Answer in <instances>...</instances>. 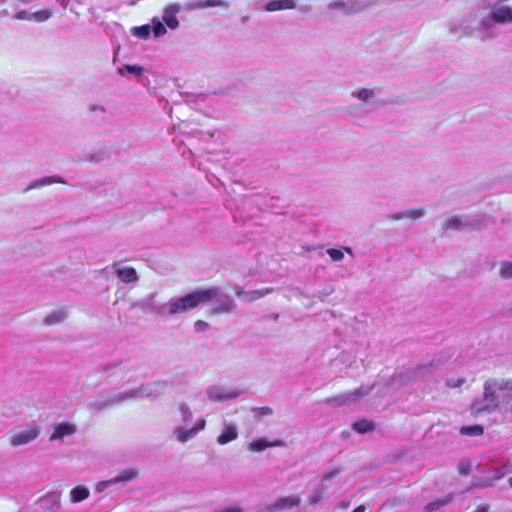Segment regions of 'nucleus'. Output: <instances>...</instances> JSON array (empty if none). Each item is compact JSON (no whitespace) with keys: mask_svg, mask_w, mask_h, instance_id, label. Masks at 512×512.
<instances>
[{"mask_svg":"<svg viewBox=\"0 0 512 512\" xmlns=\"http://www.w3.org/2000/svg\"><path fill=\"white\" fill-rule=\"evenodd\" d=\"M207 136H208L209 138H211V137L213 136V134H212V133H210V132H207Z\"/></svg>","mask_w":512,"mask_h":512,"instance_id":"774afa93","label":"nucleus"},{"mask_svg":"<svg viewBox=\"0 0 512 512\" xmlns=\"http://www.w3.org/2000/svg\"><path fill=\"white\" fill-rule=\"evenodd\" d=\"M241 293H242V292H241V288H240V287H238V288H237V291H236V294H237L238 296H240V295H241Z\"/></svg>","mask_w":512,"mask_h":512,"instance_id":"bf43d9fd","label":"nucleus"},{"mask_svg":"<svg viewBox=\"0 0 512 512\" xmlns=\"http://www.w3.org/2000/svg\"><path fill=\"white\" fill-rule=\"evenodd\" d=\"M295 7V0H271L266 3L264 9L266 11L272 12L285 9H294Z\"/></svg>","mask_w":512,"mask_h":512,"instance_id":"f3484780","label":"nucleus"},{"mask_svg":"<svg viewBox=\"0 0 512 512\" xmlns=\"http://www.w3.org/2000/svg\"><path fill=\"white\" fill-rule=\"evenodd\" d=\"M500 391H512V378H491L485 381L483 398L472 403V410L475 413L494 411L500 404Z\"/></svg>","mask_w":512,"mask_h":512,"instance_id":"7ed1b4c3","label":"nucleus"},{"mask_svg":"<svg viewBox=\"0 0 512 512\" xmlns=\"http://www.w3.org/2000/svg\"><path fill=\"white\" fill-rule=\"evenodd\" d=\"M510 22H512V8L509 6L494 7L489 15L480 21L478 37L483 41L492 39L499 35V29L496 24Z\"/></svg>","mask_w":512,"mask_h":512,"instance_id":"20e7f679","label":"nucleus"},{"mask_svg":"<svg viewBox=\"0 0 512 512\" xmlns=\"http://www.w3.org/2000/svg\"><path fill=\"white\" fill-rule=\"evenodd\" d=\"M14 18L17 20H33L32 13L28 12L27 10L18 11Z\"/></svg>","mask_w":512,"mask_h":512,"instance_id":"c03bdc74","label":"nucleus"},{"mask_svg":"<svg viewBox=\"0 0 512 512\" xmlns=\"http://www.w3.org/2000/svg\"><path fill=\"white\" fill-rule=\"evenodd\" d=\"M369 390L370 389H363V388L355 389L353 391L346 392V393L340 394V395L332 397V398H328L327 403L333 404V405H338V406L349 404V403L356 401L360 397L367 395Z\"/></svg>","mask_w":512,"mask_h":512,"instance_id":"9d476101","label":"nucleus"},{"mask_svg":"<svg viewBox=\"0 0 512 512\" xmlns=\"http://www.w3.org/2000/svg\"><path fill=\"white\" fill-rule=\"evenodd\" d=\"M167 387V381L150 382L142 384L137 389L113 395L112 397L106 400H95L94 402L91 403V406L94 409L100 411L106 407L117 405L122 403L123 401L130 399H156L166 392Z\"/></svg>","mask_w":512,"mask_h":512,"instance_id":"f257e3e1","label":"nucleus"},{"mask_svg":"<svg viewBox=\"0 0 512 512\" xmlns=\"http://www.w3.org/2000/svg\"><path fill=\"white\" fill-rule=\"evenodd\" d=\"M366 508L364 505L356 507L352 512H365Z\"/></svg>","mask_w":512,"mask_h":512,"instance_id":"4d7b16f0","label":"nucleus"},{"mask_svg":"<svg viewBox=\"0 0 512 512\" xmlns=\"http://www.w3.org/2000/svg\"><path fill=\"white\" fill-rule=\"evenodd\" d=\"M298 9H299L301 12H304V13H307V12L311 11V7H310V6H307V5H305V6H300Z\"/></svg>","mask_w":512,"mask_h":512,"instance_id":"6e6d98bb","label":"nucleus"},{"mask_svg":"<svg viewBox=\"0 0 512 512\" xmlns=\"http://www.w3.org/2000/svg\"><path fill=\"white\" fill-rule=\"evenodd\" d=\"M138 477V470L136 468H128L120 471L115 477L100 481L96 485V492L102 493L112 485H116L122 482H130Z\"/></svg>","mask_w":512,"mask_h":512,"instance_id":"0eeeda50","label":"nucleus"},{"mask_svg":"<svg viewBox=\"0 0 512 512\" xmlns=\"http://www.w3.org/2000/svg\"><path fill=\"white\" fill-rule=\"evenodd\" d=\"M152 31L155 37H161L167 32L165 25L158 18L152 19Z\"/></svg>","mask_w":512,"mask_h":512,"instance_id":"2f4dec72","label":"nucleus"},{"mask_svg":"<svg viewBox=\"0 0 512 512\" xmlns=\"http://www.w3.org/2000/svg\"><path fill=\"white\" fill-rule=\"evenodd\" d=\"M179 410L181 412L183 422H188L191 420L192 412L185 403L180 404Z\"/></svg>","mask_w":512,"mask_h":512,"instance_id":"ea45409f","label":"nucleus"},{"mask_svg":"<svg viewBox=\"0 0 512 512\" xmlns=\"http://www.w3.org/2000/svg\"><path fill=\"white\" fill-rule=\"evenodd\" d=\"M500 275L504 279L512 278V262H504L502 264Z\"/></svg>","mask_w":512,"mask_h":512,"instance_id":"4c0bfd02","label":"nucleus"},{"mask_svg":"<svg viewBox=\"0 0 512 512\" xmlns=\"http://www.w3.org/2000/svg\"><path fill=\"white\" fill-rule=\"evenodd\" d=\"M374 94L373 90L370 89H361L358 92H353L352 96L357 97L358 99L366 102L368 99Z\"/></svg>","mask_w":512,"mask_h":512,"instance_id":"e433bc0d","label":"nucleus"},{"mask_svg":"<svg viewBox=\"0 0 512 512\" xmlns=\"http://www.w3.org/2000/svg\"><path fill=\"white\" fill-rule=\"evenodd\" d=\"M238 437L237 428L234 425L225 424L224 430L217 437V443L220 445L227 444Z\"/></svg>","mask_w":512,"mask_h":512,"instance_id":"a211bd4d","label":"nucleus"},{"mask_svg":"<svg viewBox=\"0 0 512 512\" xmlns=\"http://www.w3.org/2000/svg\"><path fill=\"white\" fill-rule=\"evenodd\" d=\"M216 295H218V288L211 287L208 289L196 290L183 297L172 298L169 302L159 306L157 309L158 315L164 317L188 312L197 307L200 303L212 300Z\"/></svg>","mask_w":512,"mask_h":512,"instance_id":"f03ea898","label":"nucleus"},{"mask_svg":"<svg viewBox=\"0 0 512 512\" xmlns=\"http://www.w3.org/2000/svg\"><path fill=\"white\" fill-rule=\"evenodd\" d=\"M113 367H114V365H109V366L105 367V371H108L109 369H111Z\"/></svg>","mask_w":512,"mask_h":512,"instance_id":"680f3d73","label":"nucleus"},{"mask_svg":"<svg viewBox=\"0 0 512 512\" xmlns=\"http://www.w3.org/2000/svg\"><path fill=\"white\" fill-rule=\"evenodd\" d=\"M508 483L512 487V476L508 479Z\"/></svg>","mask_w":512,"mask_h":512,"instance_id":"0e129e2a","label":"nucleus"},{"mask_svg":"<svg viewBox=\"0 0 512 512\" xmlns=\"http://www.w3.org/2000/svg\"><path fill=\"white\" fill-rule=\"evenodd\" d=\"M464 382V379H459L456 383H451V381H448V385L451 387H459Z\"/></svg>","mask_w":512,"mask_h":512,"instance_id":"603ef678","label":"nucleus"},{"mask_svg":"<svg viewBox=\"0 0 512 512\" xmlns=\"http://www.w3.org/2000/svg\"><path fill=\"white\" fill-rule=\"evenodd\" d=\"M195 133L199 134V135H203L204 132L203 131H196Z\"/></svg>","mask_w":512,"mask_h":512,"instance_id":"338daca9","label":"nucleus"},{"mask_svg":"<svg viewBox=\"0 0 512 512\" xmlns=\"http://www.w3.org/2000/svg\"><path fill=\"white\" fill-rule=\"evenodd\" d=\"M207 327H208V324L202 320H198L194 324V328L198 332L205 331L207 329Z\"/></svg>","mask_w":512,"mask_h":512,"instance_id":"a18cd8bd","label":"nucleus"},{"mask_svg":"<svg viewBox=\"0 0 512 512\" xmlns=\"http://www.w3.org/2000/svg\"><path fill=\"white\" fill-rule=\"evenodd\" d=\"M181 10V5L178 3H172L167 5L163 11V22L172 30L179 27V21L176 17L177 13Z\"/></svg>","mask_w":512,"mask_h":512,"instance_id":"9b49d317","label":"nucleus"},{"mask_svg":"<svg viewBox=\"0 0 512 512\" xmlns=\"http://www.w3.org/2000/svg\"><path fill=\"white\" fill-rule=\"evenodd\" d=\"M40 506L44 509L54 510L59 507L60 504V493L52 492L47 494L45 497L40 498Z\"/></svg>","mask_w":512,"mask_h":512,"instance_id":"aec40b11","label":"nucleus"},{"mask_svg":"<svg viewBox=\"0 0 512 512\" xmlns=\"http://www.w3.org/2000/svg\"><path fill=\"white\" fill-rule=\"evenodd\" d=\"M424 216V209L423 208H417V209H410L405 210L402 212H396L388 216L389 219L392 220H400L404 218H410V219H419Z\"/></svg>","mask_w":512,"mask_h":512,"instance_id":"6ab92c4d","label":"nucleus"},{"mask_svg":"<svg viewBox=\"0 0 512 512\" xmlns=\"http://www.w3.org/2000/svg\"><path fill=\"white\" fill-rule=\"evenodd\" d=\"M327 254L330 256V258L333 260V261H341L343 260L344 258V253L343 251L339 250V249H336V248H329L327 250Z\"/></svg>","mask_w":512,"mask_h":512,"instance_id":"58836bf2","label":"nucleus"},{"mask_svg":"<svg viewBox=\"0 0 512 512\" xmlns=\"http://www.w3.org/2000/svg\"><path fill=\"white\" fill-rule=\"evenodd\" d=\"M448 501H449L448 499H444V500H437V501L430 502L429 504H427L426 509L428 511H435L438 508L446 505L448 503Z\"/></svg>","mask_w":512,"mask_h":512,"instance_id":"79ce46f5","label":"nucleus"},{"mask_svg":"<svg viewBox=\"0 0 512 512\" xmlns=\"http://www.w3.org/2000/svg\"><path fill=\"white\" fill-rule=\"evenodd\" d=\"M205 424H206L205 420L204 419H200V420L197 421V423L195 424V426L193 428L198 433V432L202 431L205 428Z\"/></svg>","mask_w":512,"mask_h":512,"instance_id":"de8ad7c7","label":"nucleus"},{"mask_svg":"<svg viewBox=\"0 0 512 512\" xmlns=\"http://www.w3.org/2000/svg\"><path fill=\"white\" fill-rule=\"evenodd\" d=\"M484 429L481 425L463 426L460 429V433L466 436H481Z\"/></svg>","mask_w":512,"mask_h":512,"instance_id":"c85d7f7f","label":"nucleus"},{"mask_svg":"<svg viewBox=\"0 0 512 512\" xmlns=\"http://www.w3.org/2000/svg\"><path fill=\"white\" fill-rule=\"evenodd\" d=\"M324 498L323 488H317L312 495L308 498V503L310 505H316L321 502Z\"/></svg>","mask_w":512,"mask_h":512,"instance_id":"f704fd0d","label":"nucleus"},{"mask_svg":"<svg viewBox=\"0 0 512 512\" xmlns=\"http://www.w3.org/2000/svg\"><path fill=\"white\" fill-rule=\"evenodd\" d=\"M0 14H1V16L2 15H8V11L7 10H3Z\"/></svg>","mask_w":512,"mask_h":512,"instance_id":"052dcab7","label":"nucleus"},{"mask_svg":"<svg viewBox=\"0 0 512 512\" xmlns=\"http://www.w3.org/2000/svg\"><path fill=\"white\" fill-rule=\"evenodd\" d=\"M480 216H453L443 224L444 230L467 231L480 227Z\"/></svg>","mask_w":512,"mask_h":512,"instance_id":"423d86ee","label":"nucleus"},{"mask_svg":"<svg viewBox=\"0 0 512 512\" xmlns=\"http://www.w3.org/2000/svg\"><path fill=\"white\" fill-rule=\"evenodd\" d=\"M51 14L52 13L50 10H41V11L32 13V17H33V20L36 22H44L51 17Z\"/></svg>","mask_w":512,"mask_h":512,"instance_id":"c9c22d12","label":"nucleus"},{"mask_svg":"<svg viewBox=\"0 0 512 512\" xmlns=\"http://www.w3.org/2000/svg\"><path fill=\"white\" fill-rule=\"evenodd\" d=\"M300 504V498L299 497H282L281 499L277 500L276 502L269 504L266 506L267 511H276V510H282L285 508H290L294 506H298Z\"/></svg>","mask_w":512,"mask_h":512,"instance_id":"4468645a","label":"nucleus"},{"mask_svg":"<svg viewBox=\"0 0 512 512\" xmlns=\"http://www.w3.org/2000/svg\"><path fill=\"white\" fill-rule=\"evenodd\" d=\"M503 471H505V474L512 472V461L507 460L503 465H501Z\"/></svg>","mask_w":512,"mask_h":512,"instance_id":"09e8293b","label":"nucleus"},{"mask_svg":"<svg viewBox=\"0 0 512 512\" xmlns=\"http://www.w3.org/2000/svg\"><path fill=\"white\" fill-rule=\"evenodd\" d=\"M214 299V297L212 298ZM236 304L233 298L227 294L221 293L218 288V295L215 296L212 311L214 314L230 313L234 311Z\"/></svg>","mask_w":512,"mask_h":512,"instance_id":"1a4fd4ad","label":"nucleus"},{"mask_svg":"<svg viewBox=\"0 0 512 512\" xmlns=\"http://www.w3.org/2000/svg\"><path fill=\"white\" fill-rule=\"evenodd\" d=\"M248 20V16L242 17V22H246Z\"/></svg>","mask_w":512,"mask_h":512,"instance_id":"e2e57ef3","label":"nucleus"},{"mask_svg":"<svg viewBox=\"0 0 512 512\" xmlns=\"http://www.w3.org/2000/svg\"><path fill=\"white\" fill-rule=\"evenodd\" d=\"M369 5V2L364 0H334L327 5V9L338 11L342 15H352L364 11Z\"/></svg>","mask_w":512,"mask_h":512,"instance_id":"39448f33","label":"nucleus"},{"mask_svg":"<svg viewBox=\"0 0 512 512\" xmlns=\"http://www.w3.org/2000/svg\"><path fill=\"white\" fill-rule=\"evenodd\" d=\"M345 251H346L348 254L353 255V251H352V249H351V248L346 247V248H345Z\"/></svg>","mask_w":512,"mask_h":512,"instance_id":"13d9d810","label":"nucleus"},{"mask_svg":"<svg viewBox=\"0 0 512 512\" xmlns=\"http://www.w3.org/2000/svg\"><path fill=\"white\" fill-rule=\"evenodd\" d=\"M131 31L134 36L142 38V39H146L151 34V26L150 25H142V26H138V27H133Z\"/></svg>","mask_w":512,"mask_h":512,"instance_id":"7c9ffc66","label":"nucleus"},{"mask_svg":"<svg viewBox=\"0 0 512 512\" xmlns=\"http://www.w3.org/2000/svg\"><path fill=\"white\" fill-rule=\"evenodd\" d=\"M489 508L487 505L479 506L474 512H488Z\"/></svg>","mask_w":512,"mask_h":512,"instance_id":"864d4df0","label":"nucleus"},{"mask_svg":"<svg viewBox=\"0 0 512 512\" xmlns=\"http://www.w3.org/2000/svg\"><path fill=\"white\" fill-rule=\"evenodd\" d=\"M260 409H261V411H262V413H263L264 415H269V414H271V413H272V410H271V408H269V407H262V408H260Z\"/></svg>","mask_w":512,"mask_h":512,"instance_id":"5fc2aeb1","label":"nucleus"},{"mask_svg":"<svg viewBox=\"0 0 512 512\" xmlns=\"http://www.w3.org/2000/svg\"><path fill=\"white\" fill-rule=\"evenodd\" d=\"M7 2V0H0V5H3Z\"/></svg>","mask_w":512,"mask_h":512,"instance_id":"69168bd1","label":"nucleus"},{"mask_svg":"<svg viewBox=\"0 0 512 512\" xmlns=\"http://www.w3.org/2000/svg\"><path fill=\"white\" fill-rule=\"evenodd\" d=\"M66 318V313L64 311H55L48 314L44 318V323L46 325H54L62 322Z\"/></svg>","mask_w":512,"mask_h":512,"instance_id":"cd10ccee","label":"nucleus"},{"mask_svg":"<svg viewBox=\"0 0 512 512\" xmlns=\"http://www.w3.org/2000/svg\"><path fill=\"white\" fill-rule=\"evenodd\" d=\"M54 183H65V180L60 176H46L42 179H38L33 181L29 186H27L23 192H28L32 189L40 188L46 185H51Z\"/></svg>","mask_w":512,"mask_h":512,"instance_id":"dca6fc26","label":"nucleus"},{"mask_svg":"<svg viewBox=\"0 0 512 512\" xmlns=\"http://www.w3.org/2000/svg\"><path fill=\"white\" fill-rule=\"evenodd\" d=\"M492 473H493V476L491 478V483H489V485H492L494 481L499 480L506 475L505 471H503L501 466L494 467L492 469Z\"/></svg>","mask_w":512,"mask_h":512,"instance_id":"a19ab883","label":"nucleus"},{"mask_svg":"<svg viewBox=\"0 0 512 512\" xmlns=\"http://www.w3.org/2000/svg\"><path fill=\"white\" fill-rule=\"evenodd\" d=\"M341 470L339 468L327 470L323 473L322 481H330L338 474H340Z\"/></svg>","mask_w":512,"mask_h":512,"instance_id":"37998d69","label":"nucleus"},{"mask_svg":"<svg viewBox=\"0 0 512 512\" xmlns=\"http://www.w3.org/2000/svg\"><path fill=\"white\" fill-rule=\"evenodd\" d=\"M470 471V465L469 464H461L459 472L461 475H468Z\"/></svg>","mask_w":512,"mask_h":512,"instance_id":"8fccbe9b","label":"nucleus"},{"mask_svg":"<svg viewBox=\"0 0 512 512\" xmlns=\"http://www.w3.org/2000/svg\"><path fill=\"white\" fill-rule=\"evenodd\" d=\"M116 275L124 283H134L138 280L136 270L132 267L118 268Z\"/></svg>","mask_w":512,"mask_h":512,"instance_id":"4be33fe9","label":"nucleus"},{"mask_svg":"<svg viewBox=\"0 0 512 512\" xmlns=\"http://www.w3.org/2000/svg\"><path fill=\"white\" fill-rule=\"evenodd\" d=\"M350 505V500L349 499H342L339 503H338V507L340 509H347Z\"/></svg>","mask_w":512,"mask_h":512,"instance_id":"3c124183","label":"nucleus"},{"mask_svg":"<svg viewBox=\"0 0 512 512\" xmlns=\"http://www.w3.org/2000/svg\"><path fill=\"white\" fill-rule=\"evenodd\" d=\"M88 110H89L90 112H98V111H99V112H105V111H106V110H105V108H104L103 106H101V105H96V104H90V105L88 106Z\"/></svg>","mask_w":512,"mask_h":512,"instance_id":"49530a36","label":"nucleus"},{"mask_svg":"<svg viewBox=\"0 0 512 512\" xmlns=\"http://www.w3.org/2000/svg\"><path fill=\"white\" fill-rule=\"evenodd\" d=\"M449 30L452 34L457 35L458 37L469 36L472 34L473 29L470 25L465 24L463 21L461 22H452L449 26Z\"/></svg>","mask_w":512,"mask_h":512,"instance_id":"5701e85b","label":"nucleus"},{"mask_svg":"<svg viewBox=\"0 0 512 512\" xmlns=\"http://www.w3.org/2000/svg\"><path fill=\"white\" fill-rule=\"evenodd\" d=\"M76 431V427L70 423H61L59 424L53 434L50 437L51 441L58 440L63 438L64 436L72 435Z\"/></svg>","mask_w":512,"mask_h":512,"instance_id":"412c9836","label":"nucleus"},{"mask_svg":"<svg viewBox=\"0 0 512 512\" xmlns=\"http://www.w3.org/2000/svg\"><path fill=\"white\" fill-rule=\"evenodd\" d=\"M174 434L176 435L177 439L180 442L185 443L188 440H190L193 437H195L197 435V432H196V430L194 428L185 429L183 427H177L174 430Z\"/></svg>","mask_w":512,"mask_h":512,"instance_id":"393cba45","label":"nucleus"},{"mask_svg":"<svg viewBox=\"0 0 512 512\" xmlns=\"http://www.w3.org/2000/svg\"><path fill=\"white\" fill-rule=\"evenodd\" d=\"M432 369H433L432 363H430L429 365H422V366H419L415 370H411V371L407 370L404 373H400L398 375V378L403 382L409 381L410 379L423 378L426 376V374L432 372Z\"/></svg>","mask_w":512,"mask_h":512,"instance_id":"ddd939ff","label":"nucleus"},{"mask_svg":"<svg viewBox=\"0 0 512 512\" xmlns=\"http://www.w3.org/2000/svg\"><path fill=\"white\" fill-rule=\"evenodd\" d=\"M272 291H273L272 288L257 289V290L248 292L247 296H248L249 300L254 301V300H257L259 298H262V297L270 294Z\"/></svg>","mask_w":512,"mask_h":512,"instance_id":"473e14b6","label":"nucleus"},{"mask_svg":"<svg viewBox=\"0 0 512 512\" xmlns=\"http://www.w3.org/2000/svg\"><path fill=\"white\" fill-rule=\"evenodd\" d=\"M70 495L71 501L78 503L89 497V490L84 486H76L71 490Z\"/></svg>","mask_w":512,"mask_h":512,"instance_id":"a878e982","label":"nucleus"},{"mask_svg":"<svg viewBox=\"0 0 512 512\" xmlns=\"http://www.w3.org/2000/svg\"><path fill=\"white\" fill-rule=\"evenodd\" d=\"M278 445L277 442H268L267 440L260 438L255 439L249 444V450L255 451V452H261L265 450L268 447L276 446Z\"/></svg>","mask_w":512,"mask_h":512,"instance_id":"bb28decb","label":"nucleus"},{"mask_svg":"<svg viewBox=\"0 0 512 512\" xmlns=\"http://www.w3.org/2000/svg\"><path fill=\"white\" fill-rule=\"evenodd\" d=\"M228 7V3L223 0H198L193 6L188 9H203L208 7Z\"/></svg>","mask_w":512,"mask_h":512,"instance_id":"b1692460","label":"nucleus"},{"mask_svg":"<svg viewBox=\"0 0 512 512\" xmlns=\"http://www.w3.org/2000/svg\"><path fill=\"white\" fill-rule=\"evenodd\" d=\"M240 391L227 389L221 385H210L206 389V394L209 400L213 402H223L230 399H235L240 395Z\"/></svg>","mask_w":512,"mask_h":512,"instance_id":"6e6552de","label":"nucleus"},{"mask_svg":"<svg viewBox=\"0 0 512 512\" xmlns=\"http://www.w3.org/2000/svg\"><path fill=\"white\" fill-rule=\"evenodd\" d=\"M38 435H39L38 429H36V428L26 429V430H23V431L15 434L11 438V444L13 446H21V445H24V444H27V443L33 441L34 439H36L38 437Z\"/></svg>","mask_w":512,"mask_h":512,"instance_id":"f8f14e48","label":"nucleus"},{"mask_svg":"<svg viewBox=\"0 0 512 512\" xmlns=\"http://www.w3.org/2000/svg\"><path fill=\"white\" fill-rule=\"evenodd\" d=\"M154 299H155V295H153V294L148 295L147 297L132 303L130 308L131 309L140 308L143 311H151L158 315L157 309L159 308L160 305H157L155 303Z\"/></svg>","mask_w":512,"mask_h":512,"instance_id":"2eb2a0df","label":"nucleus"},{"mask_svg":"<svg viewBox=\"0 0 512 512\" xmlns=\"http://www.w3.org/2000/svg\"><path fill=\"white\" fill-rule=\"evenodd\" d=\"M124 71L129 74L140 76L143 73V67L139 65H125L123 68L119 69V73L124 75Z\"/></svg>","mask_w":512,"mask_h":512,"instance_id":"72a5a7b5","label":"nucleus"},{"mask_svg":"<svg viewBox=\"0 0 512 512\" xmlns=\"http://www.w3.org/2000/svg\"><path fill=\"white\" fill-rule=\"evenodd\" d=\"M353 428L355 431L359 433H366L368 431L373 430V423L369 420H359L353 424Z\"/></svg>","mask_w":512,"mask_h":512,"instance_id":"c756f323","label":"nucleus"}]
</instances>
